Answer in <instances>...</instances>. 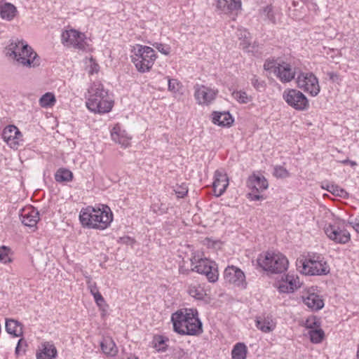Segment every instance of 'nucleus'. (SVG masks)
<instances>
[{
	"mask_svg": "<svg viewBox=\"0 0 359 359\" xmlns=\"http://www.w3.org/2000/svg\"><path fill=\"white\" fill-rule=\"evenodd\" d=\"M217 8L225 13L238 11L241 7V0H218Z\"/></svg>",
	"mask_w": 359,
	"mask_h": 359,
	"instance_id": "obj_25",
	"label": "nucleus"
},
{
	"mask_svg": "<svg viewBox=\"0 0 359 359\" xmlns=\"http://www.w3.org/2000/svg\"><path fill=\"white\" fill-rule=\"evenodd\" d=\"M167 339H165L164 337L161 335H156L154 337L152 344L153 347L157 351H165L167 349V344H166Z\"/></svg>",
	"mask_w": 359,
	"mask_h": 359,
	"instance_id": "obj_36",
	"label": "nucleus"
},
{
	"mask_svg": "<svg viewBox=\"0 0 359 359\" xmlns=\"http://www.w3.org/2000/svg\"><path fill=\"white\" fill-rule=\"evenodd\" d=\"M330 268L325 259L320 254L309 255L302 262V273L309 276H324Z\"/></svg>",
	"mask_w": 359,
	"mask_h": 359,
	"instance_id": "obj_8",
	"label": "nucleus"
},
{
	"mask_svg": "<svg viewBox=\"0 0 359 359\" xmlns=\"http://www.w3.org/2000/svg\"><path fill=\"white\" fill-rule=\"evenodd\" d=\"M90 293L94 297L95 296V293H100L97 286H96V283H94L93 284H91L90 286Z\"/></svg>",
	"mask_w": 359,
	"mask_h": 359,
	"instance_id": "obj_53",
	"label": "nucleus"
},
{
	"mask_svg": "<svg viewBox=\"0 0 359 359\" xmlns=\"http://www.w3.org/2000/svg\"><path fill=\"white\" fill-rule=\"evenodd\" d=\"M86 101L87 108L94 112L104 114L109 112L114 105V101L109 92L100 82H94L88 90Z\"/></svg>",
	"mask_w": 359,
	"mask_h": 359,
	"instance_id": "obj_2",
	"label": "nucleus"
},
{
	"mask_svg": "<svg viewBox=\"0 0 359 359\" xmlns=\"http://www.w3.org/2000/svg\"><path fill=\"white\" fill-rule=\"evenodd\" d=\"M248 352V347L244 343H236L232 348L231 358L232 359H246Z\"/></svg>",
	"mask_w": 359,
	"mask_h": 359,
	"instance_id": "obj_30",
	"label": "nucleus"
},
{
	"mask_svg": "<svg viewBox=\"0 0 359 359\" xmlns=\"http://www.w3.org/2000/svg\"><path fill=\"white\" fill-rule=\"evenodd\" d=\"M279 63L280 62H278L274 59H267L264 64V69L268 72H273L274 74H276V70L278 69V67H279Z\"/></svg>",
	"mask_w": 359,
	"mask_h": 359,
	"instance_id": "obj_39",
	"label": "nucleus"
},
{
	"mask_svg": "<svg viewBox=\"0 0 359 359\" xmlns=\"http://www.w3.org/2000/svg\"><path fill=\"white\" fill-rule=\"evenodd\" d=\"M309 334L311 341L313 344L320 343L325 337L324 331L320 328L310 330Z\"/></svg>",
	"mask_w": 359,
	"mask_h": 359,
	"instance_id": "obj_38",
	"label": "nucleus"
},
{
	"mask_svg": "<svg viewBox=\"0 0 359 359\" xmlns=\"http://www.w3.org/2000/svg\"><path fill=\"white\" fill-rule=\"evenodd\" d=\"M27 347V341L23 338H20L18 340V342L17 344V346H16L15 350V353L16 356H20V355H24L26 352Z\"/></svg>",
	"mask_w": 359,
	"mask_h": 359,
	"instance_id": "obj_41",
	"label": "nucleus"
},
{
	"mask_svg": "<svg viewBox=\"0 0 359 359\" xmlns=\"http://www.w3.org/2000/svg\"><path fill=\"white\" fill-rule=\"evenodd\" d=\"M356 358L359 359V342H358V344L357 346Z\"/></svg>",
	"mask_w": 359,
	"mask_h": 359,
	"instance_id": "obj_56",
	"label": "nucleus"
},
{
	"mask_svg": "<svg viewBox=\"0 0 359 359\" xmlns=\"http://www.w3.org/2000/svg\"><path fill=\"white\" fill-rule=\"evenodd\" d=\"M79 219L81 224H110L113 221V213L106 205H99L96 208L88 206L81 210Z\"/></svg>",
	"mask_w": 359,
	"mask_h": 359,
	"instance_id": "obj_7",
	"label": "nucleus"
},
{
	"mask_svg": "<svg viewBox=\"0 0 359 359\" xmlns=\"http://www.w3.org/2000/svg\"><path fill=\"white\" fill-rule=\"evenodd\" d=\"M19 55H19L20 57H27L26 56V53H19Z\"/></svg>",
	"mask_w": 359,
	"mask_h": 359,
	"instance_id": "obj_60",
	"label": "nucleus"
},
{
	"mask_svg": "<svg viewBox=\"0 0 359 359\" xmlns=\"http://www.w3.org/2000/svg\"><path fill=\"white\" fill-rule=\"evenodd\" d=\"M153 46L156 48L160 53L165 55H168L170 53L171 48L168 44L156 42L153 43Z\"/></svg>",
	"mask_w": 359,
	"mask_h": 359,
	"instance_id": "obj_44",
	"label": "nucleus"
},
{
	"mask_svg": "<svg viewBox=\"0 0 359 359\" xmlns=\"http://www.w3.org/2000/svg\"><path fill=\"white\" fill-rule=\"evenodd\" d=\"M191 271L199 274L205 275L210 283H215L219 278V271L217 264L205 257L202 252H195L191 259Z\"/></svg>",
	"mask_w": 359,
	"mask_h": 359,
	"instance_id": "obj_6",
	"label": "nucleus"
},
{
	"mask_svg": "<svg viewBox=\"0 0 359 359\" xmlns=\"http://www.w3.org/2000/svg\"><path fill=\"white\" fill-rule=\"evenodd\" d=\"M152 210L157 214H163L165 210V207L163 203H153L151 205Z\"/></svg>",
	"mask_w": 359,
	"mask_h": 359,
	"instance_id": "obj_52",
	"label": "nucleus"
},
{
	"mask_svg": "<svg viewBox=\"0 0 359 359\" xmlns=\"http://www.w3.org/2000/svg\"><path fill=\"white\" fill-rule=\"evenodd\" d=\"M247 187L251 190L249 194L250 198L254 201H259L262 198L259 193L268 188V182L264 176L253 174L248 177Z\"/></svg>",
	"mask_w": 359,
	"mask_h": 359,
	"instance_id": "obj_13",
	"label": "nucleus"
},
{
	"mask_svg": "<svg viewBox=\"0 0 359 359\" xmlns=\"http://www.w3.org/2000/svg\"><path fill=\"white\" fill-rule=\"evenodd\" d=\"M348 163L351 165V166H355L356 165V163L355 161H350L349 160V162Z\"/></svg>",
	"mask_w": 359,
	"mask_h": 359,
	"instance_id": "obj_57",
	"label": "nucleus"
},
{
	"mask_svg": "<svg viewBox=\"0 0 359 359\" xmlns=\"http://www.w3.org/2000/svg\"><path fill=\"white\" fill-rule=\"evenodd\" d=\"M321 188L337 196L345 198L348 195V193L344 189L328 182H323L321 184Z\"/></svg>",
	"mask_w": 359,
	"mask_h": 359,
	"instance_id": "obj_33",
	"label": "nucleus"
},
{
	"mask_svg": "<svg viewBox=\"0 0 359 359\" xmlns=\"http://www.w3.org/2000/svg\"><path fill=\"white\" fill-rule=\"evenodd\" d=\"M232 95L240 103L245 104L250 101L247 93L243 91H235Z\"/></svg>",
	"mask_w": 359,
	"mask_h": 359,
	"instance_id": "obj_42",
	"label": "nucleus"
},
{
	"mask_svg": "<svg viewBox=\"0 0 359 359\" xmlns=\"http://www.w3.org/2000/svg\"><path fill=\"white\" fill-rule=\"evenodd\" d=\"M283 99L293 109L305 111L309 108V102L306 95L294 88H287L283 93Z\"/></svg>",
	"mask_w": 359,
	"mask_h": 359,
	"instance_id": "obj_10",
	"label": "nucleus"
},
{
	"mask_svg": "<svg viewBox=\"0 0 359 359\" xmlns=\"http://www.w3.org/2000/svg\"><path fill=\"white\" fill-rule=\"evenodd\" d=\"M187 292L190 296L196 299H203L207 295L204 286L198 283L194 282L188 286Z\"/></svg>",
	"mask_w": 359,
	"mask_h": 359,
	"instance_id": "obj_27",
	"label": "nucleus"
},
{
	"mask_svg": "<svg viewBox=\"0 0 359 359\" xmlns=\"http://www.w3.org/2000/svg\"><path fill=\"white\" fill-rule=\"evenodd\" d=\"M250 34L247 31H243L241 33L240 39V48L243 50L248 53H252L254 49V46L251 44L250 40L249 39Z\"/></svg>",
	"mask_w": 359,
	"mask_h": 359,
	"instance_id": "obj_34",
	"label": "nucleus"
},
{
	"mask_svg": "<svg viewBox=\"0 0 359 359\" xmlns=\"http://www.w3.org/2000/svg\"><path fill=\"white\" fill-rule=\"evenodd\" d=\"M57 349L52 341H43L36 350V359H56Z\"/></svg>",
	"mask_w": 359,
	"mask_h": 359,
	"instance_id": "obj_17",
	"label": "nucleus"
},
{
	"mask_svg": "<svg viewBox=\"0 0 359 359\" xmlns=\"http://www.w3.org/2000/svg\"><path fill=\"white\" fill-rule=\"evenodd\" d=\"M131 53V62L140 73L149 72L157 58L152 48L140 44L134 46Z\"/></svg>",
	"mask_w": 359,
	"mask_h": 359,
	"instance_id": "obj_5",
	"label": "nucleus"
},
{
	"mask_svg": "<svg viewBox=\"0 0 359 359\" xmlns=\"http://www.w3.org/2000/svg\"><path fill=\"white\" fill-rule=\"evenodd\" d=\"M6 332L13 337H21L23 334V326L18 321L13 319H7L6 321Z\"/></svg>",
	"mask_w": 359,
	"mask_h": 359,
	"instance_id": "obj_28",
	"label": "nucleus"
},
{
	"mask_svg": "<svg viewBox=\"0 0 359 359\" xmlns=\"http://www.w3.org/2000/svg\"><path fill=\"white\" fill-rule=\"evenodd\" d=\"M251 83L253 87L259 92L264 91L266 87V82L259 79L256 75H254L251 79Z\"/></svg>",
	"mask_w": 359,
	"mask_h": 359,
	"instance_id": "obj_40",
	"label": "nucleus"
},
{
	"mask_svg": "<svg viewBox=\"0 0 359 359\" xmlns=\"http://www.w3.org/2000/svg\"><path fill=\"white\" fill-rule=\"evenodd\" d=\"M296 83L298 88L312 97L317 96L320 91L318 79L311 72H301L297 74Z\"/></svg>",
	"mask_w": 359,
	"mask_h": 359,
	"instance_id": "obj_11",
	"label": "nucleus"
},
{
	"mask_svg": "<svg viewBox=\"0 0 359 359\" xmlns=\"http://www.w3.org/2000/svg\"><path fill=\"white\" fill-rule=\"evenodd\" d=\"M6 55L27 67H36L40 65V58L27 43L18 39L13 40L6 48Z\"/></svg>",
	"mask_w": 359,
	"mask_h": 359,
	"instance_id": "obj_3",
	"label": "nucleus"
},
{
	"mask_svg": "<svg viewBox=\"0 0 359 359\" xmlns=\"http://www.w3.org/2000/svg\"><path fill=\"white\" fill-rule=\"evenodd\" d=\"M17 13L16 7L10 4L6 3L4 4L0 9V15L3 19L11 21L15 16Z\"/></svg>",
	"mask_w": 359,
	"mask_h": 359,
	"instance_id": "obj_31",
	"label": "nucleus"
},
{
	"mask_svg": "<svg viewBox=\"0 0 359 359\" xmlns=\"http://www.w3.org/2000/svg\"><path fill=\"white\" fill-rule=\"evenodd\" d=\"M173 330L178 334L198 335L203 332L202 323L196 309H181L172 314Z\"/></svg>",
	"mask_w": 359,
	"mask_h": 359,
	"instance_id": "obj_1",
	"label": "nucleus"
},
{
	"mask_svg": "<svg viewBox=\"0 0 359 359\" xmlns=\"http://www.w3.org/2000/svg\"><path fill=\"white\" fill-rule=\"evenodd\" d=\"M118 242L121 244H125L133 247L136 243V241L133 238L126 236L119 238Z\"/></svg>",
	"mask_w": 359,
	"mask_h": 359,
	"instance_id": "obj_50",
	"label": "nucleus"
},
{
	"mask_svg": "<svg viewBox=\"0 0 359 359\" xmlns=\"http://www.w3.org/2000/svg\"><path fill=\"white\" fill-rule=\"evenodd\" d=\"M233 122V119L229 112L212 113V123L220 126H230Z\"/></svg>",
	"mask_w": 359,
	"mask_h": 359,
	"instance_id": "obj_26",
	"label": "nucleus"
},
{
	"mask_svg": "<svg viewBox=\"0 0 359 359\" xmlns=\"http://www.w3.org/2000/svg\"><path fill=\"white\" fill-rule=\"evenodd\" d=\"M355 230L359 233V226H353Z\"/></svg>",
	"mask_w": 359,
	"mask_h": 359,
	"instance_id": "obj_59",
	"label": "nucleus"
},
{
	"mask_svg": "<svg viewBox=\"0 0 359 359\" xmlns=\"http://www.w3.org/2000/svg\"><path fill=\"white\" fill-rule=\"evenodd\" d=\"M348 162H349V160L348 159H346V160H344L341 161V163L344 164V165H346V164H348Z\"/></svg>",
	"mask_w": 359,
	"mask_h": 359,
	"instance_id": "obj_58",
	"label": "nucleus"
},
{
	"mask_svg": "<svg viewBox=\"0 0 359 359\" xmlns=\"http://www.w3.org/2000/svg\"><path fill=\"white\" fill-rule=\"evenodd\" d=\"M302 1L305 2V3H307V2L311 1L312 0H302Z\"/></svg>",
	"mask_w": 359,
	"mask_h": 359,
	"instance_id": "obj_62",
	"label": "nucleus"
},
{
	"mask_svg": "<svg viewBox=\"0 0 359 359\" xmlns=\"http://www.w3.org/2000/svg\"><path fill=\"white\" fill-rule=\"evenodd\" d=\"M258 266L268 274H281L287 271L290 262L283 253L266 251L261 253L257 259Z\"/></svg>",
	"mask_w": 359,
	"mask_h": 359,
	"instance_id": "obj_4",
	"label": "nucleus"
},
{
	"mask_svg": "<svg viewBox=\"0 0 359 359\" xmlns=\"http://www.w3.org/2000/svg\"><path fill=\"white\" fill-rule=\"evenodd\" d=\"M304 303L311 310L318 311L323 308L324 301L322 297L314 292H308L303 297Z\"/></svg>",
	"mask_w": 359,
	"mask_h": 359,
	"instance_id": "obj_24",
	"label": "nucleus"
},
{
	"mask_svg": "<svg viewBox=\"0 0 359 359\" xmlns=\"http://www.w3.org/2000/svg\"><path fill=\"white\" fill-rule=\"evenodd\" d=\"M128 359H138V358L135 356H130L129 358H128Z\"/></svg>",
	"mask_w": 359,
	"mask_h": 359,
	"instance_id": "obj_61",
	"label": "nucleus"
},
{
	"mask_svg": "<svg viewBox=\"0 0 359 359\" xmlns=\"http://www.w3.org/2000/svg\"><path fill=\"white\" fill-rule=\"evenodd\" d=\"M56 102L54 95L51 93H46L39 100V104L42 107H49L55 104Z\"/></svg>",
	"mask_w": 359,
	"mask_h": 359,
	"instance_id": "obj_37",
	"label": "nucleus"
},
{
	"mask_svg": "<svg viewBox=\"0 0 359 359\" xmlns=\"http://www.w3.org/2000/svg\"><path fill=\"white\" fill-rule=\"evenodd\" d=\"M111 140L126 148L130 144L131 137L119 125H116L111 131Z\"/></svg>",
	"mask_w": 359,
	"mask_h": 359,
	"instance_id": "obj_20",
	"label": "nucleus"
},
{
	"mask_svg": "<svg viewBox=\"0 0 359 359\" xmlns=\"http://www.w3.org/2000/svg\"><path fill=\"white\" fill-rule=\"evenodd\" d=\"M257 328L264 333L273 332L276 327V322L271 316H259L256 318Z\"/></svg>",
	"mask_w": 359,
	"mask_h": 359,
	"instance_id": "obj_21",
	"label": "nucleus"
},
{
	"mask_svg": "<svg viewBox=\"0 0 359 359\" xmlns=\"http://www.w3.org/2000/svg\"><path fill=\"white\" fill-rule=\"evenodd\" d=\"M229 185V180L225 174L218 170L215 173V180L213 182V191L216 196H222Z\"/></svg>",
	"mask_w": 359,
	"mask_h": 359,
	"instance_id": "obj_22",
	"label": "nucleus"
},
{
	"mask_svg": "<svg viewBox=\"0 0 359 359\" xmlns=\"http://www.w3.org/2000/svg\"><path fill=\"white\" fill-rule=\"evenodd\" d=\"M224 277L226 281L237 286L245 287L246 285L244 273L234 266H229L225 269Z\"/></svg>",
	"mask_w": 359,
	"mask_h": 359,
	"instance_id": "obj_18",
	"label": "nucleus"
},
{
	"mask_svg": "<svg viewBox=\"0 0 359 359\" xmlns=\"http://www.w3.org/2000/svg\"><path fill=\"white\" fill-rule=\"evenodd\" d=\"M302 283L299 276L294 273H287L277 278L273 287L280 294H291L302 287Z\"/></svg>",
	"mask_w": 359,
	"mask_h": 359,
	"instance_id": "obj_9",
	"label": "nucleus"
},
{
	"mask_svg": "<svg viewBox=\"0 0 359 359\" xmlns=\"http://www.w3.org/2000/svg\"><path fill=\"white\" fill-rule=\"evenodd\" d=\"M100 67L99 65L95 62L94 59L92 57L90 59L89 65H88V73L90 74H93L97 73L99 72Z\"/></svg>",
	"mask_w": 359,
	"mask_h": 359,
	"instance_id": "obj_48",
	"label": "nucleus"
},
{
	"mask_svg": "<svg viewBox=\"0 0 359 359\" xmlns=\"http://www.w3.org/2000/svg\"><path fill=\"white\" fill-rule=\"evenodd\" d=\"M304 326L306 328L314 330L319 327V323L315 316H309L304 323Z\"/></svg>",
	"mask_w": 359,
	"mask_h": 359,
	"instance_id": "obj_46",
	"label": "nucleus"
},
{
	"mask_svg": "<svg viewBox=\"0 0 359 359\" xmlns=\"http://www.w3.org/2000/svg\"><path fill=\"white\" fill-rule=\"evenodd\" d=\"M194 97L198 104L209 105L215 99L217 90L203 85L196 84L194 87Z\"/></svg>",
	"mask_w": 359,
	"mask_h": 359,
	"instance_id": "obj_14",
	"label": "nucleus"
},
{
	"mask_svg": "<svg viewBox=\"0 0 359 359\" xmlns=\"http://www.w3.org/2000/svg\"><path fill=\"white\" fill-rule=\"evenodd\" d=\"M55 180L59 183L69 182L73 180V173L67 168H59L55 173Z\"/></svg>",
	"mask_w": 359,
	"mask_h": 359,
	"instance_id": "obj_32",
	"label": "nucleus"
},
{
	"mask_svg": "<svg viewBox=\"0 0 359 359\" xmlns=\"http://www.w3.org/2000/svg\"><path fill=\"white\" fill-rule=\"evenodd\" d=\"M168 90L175 93L180 91V89L181 88V83L178 80L175 79H168Z\"/></svg>",
	"mask_w": 359,
	"mask_h": 359,
	"instance_id": "obj_43",
	"label": "nucleus"
},
{
	"mask_svg": "<svg viewBox=\"0 0 359 359\" xmlns=\"http://www.w3.org/2000/svg\"><path fill=\"white\" fill-rule=\"evenodd\" d=\"M20 217L22 224H29L31 222L37 224L39 221V213L36 208L30 206L21 210Z\"/></svg>",
	"mask_w": 359,
	"mask_h": 359,
	"instance_id": "obj_23",
	"label": "nucleus"
},
{
	"mask_svg": "<svg viewBox=\"0 0 359 359\" xmlns=\"http://www.w3.org/2000/svg\"><path fill=\"white\" fill-rule=\"evenodd\" d=\"M348 224H353V222H348ZM354 224L359 225V216H358V218H356V220L354 222Z\"/></svg>",
	"mask_w": 359,
	"mask_h": 359,
	"instance_id": "obj_55",
	"label": "nucleus"
},
{
	"mask_svg": "<svg viewBox=\"0 0 359 359\" xmlns=\"http://www.w3.org/2000/svg\"><path fill=\"white\" fill-rule=\"evenodd\" d=\"M174 191L178 198H184L188 193V188L185 184L177 185L174 188Z\"/></svg>",
	"mask_w": 359,
	"mask_h": 359,
	"instance_id": "obj_45",
	"label": "nucleus"
},
{
	"mask_svg": "<svg viewBox=\"0 0 359 359\" xmlns=\"http://www.w3.org/2000/svg\"><path fill=\"white\" fill-rule=\"evenodd\" d=\"M297 68L290 63L281 61L278 69L276 70V76L283 83L292 81L297 74Z\"/></svg>",
	"mask_w": 359,
	"mask_h": 359,
	"instance_id": "obj_19",
	"label": "nucleus"
},
{
	"mask_svg": "<svg viewBox=\"0 0 359 359\" xmlns=\"http://www.w3.org/2000/svg\"><path fill=\"white\" fill-rule=\"evenodd\" d=\"M2 138L13 149H18L23 142L21 132L13 125L8 126L4 129Z\"/></svg>",
	"mask_w": 359,
	"mask_h": 359,
	"instance_id": "obj_15",
	"label": "nucleus"
},
{
	"mask_svg": "<svg viewBox=\"0 0 359 359\" xmlns=\"http://www.w3.org/2000/svg\"><path fill=\"white\" fill-rule=\"evenodd\" d=\"M273 175L280 178H284L288 176V172L283 166H276L274 168Z\"/></svg>",
	"mask_w": 359,
	"mask_h": 359,
	"instance_id": "obj_47",
	"label": "nucleus"
},
{
	"mask_svg": "<svg viewBox=\"0 0 359 359\" xmlns=\"http://www.w3.org/2000/svg\"><path fill=\"white\" fill-rule=\"evenodd\" d=\"M93 228H96V229H101V230H103L105 229V227L107 226H99V225H97V226H92Z\"/></svg>",
	"mask_w": 359,
	"mask_h": 359,
	"instance_id": "obj_54",
	"label": "nucleus"
},
{
	"mask_svg": "<svg viewBox=\"0 0 359 359\" xmlns=\"http://www.w3.org/2000/svg\"><path fill=\"white\" fill-rule=\"evenodd\" d=\"M13 251L6 245L0 247V262L6 264L13 262Z\"/></svg>",
	"mask_w": 359,
	"mask_h": 359,
	"instance_id": "obj_35",
	"label": "nucleus"
},
{
	"mask_svg": "<svg viewBox=\"0 0 359 359\" xmlns=\"http://www.w3.org/2000/svg\"><path fill=\"white\" fill-rule=\"evenodd\" d=\"M262 13L264 15L266 16V18L268 20L273 22H275V18L273 16V9L271 6H266L265 8H264Z\"/></svg>",
	"mask_w": 359,
	"mask_h": 359,
	"instance_id": "obj_49",
	"label": "nucleus"
},
{
	"mask_svg": "<svg viewBox=\"0 0 359 359\" xmlns=\"http://www.w3.org/2000/svg\"><path fill=\"white\" fill-rule=\"evenodd\" d=\"M85 35L75 29L65 30L61 34V42L67 47L83 50L85 48Z\"/></svg>",
	"mask_w": 359,
	"mask_h": 359,
	"instance_id": "obj_12",
	"label": "nucleus"
},
{
	"mask_svg": "<svg viewBox=\"0 0 359 359\" xmlns=\"http://www.w3.org/2000/svg\"><path fill=\"white\" fill-rule=\"evenodd\" d=\"M324 231L330 240L337 243L345 244L351 239L350 233L344 226H326Z\"/></svg>",
	"mask_w": 359,
	"mask_h": 359,
	"instance_id": "obj_16",
	"label": "nucleus"
},
{
	"mask_svg": "<svg viewBox=\"0 0 359 359\" xmlns=\"http://www.w3.org/2000/svg\"><path fill=\"white\" fill-rule=\"evenodd\" d=\"M93 297L97 306L100 308V309H103L102 307L105 305V300L101 293H95Z\"/></svg>",
	"mask_w": 359,
	"mask_h": 359,
	"instance_id": "obj_51",
	"label": "nucleus"
},
{
	"mask_svg": "<svg viewBox=\"0 0 359 359\" xmlns=\"http://www.w3.org/2000/svg\"><path fill=\"white\" fill-rule=\"evenodd\" d=\"M101 349L102 352L108 356H114L118 353V348L114 340L110 337H107L101 342Z\"/></svg>",
	"mask_w": 359,
	"mask_h": 359,
	"instance_id": "obj_29",
	"label": "nucleus"
}]
</instances>
